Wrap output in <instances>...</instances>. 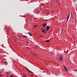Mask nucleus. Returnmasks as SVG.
Instances as JSON below:
<instances>
[{"label": "nucleus", "instance_id": "1", "mask_svg": "<svg viewBox=\"0 0 77 77\" xmlns=\"http://www.w3.org/2000/svg\"><path fill=\"white\" fill-rule=\"evenodd\" d=\"M63 58L62 57V56H61L60 57H59V60L60 61H62V59Z\"/></svg>", "mask_w": 77, "mask_h": 77}, {"label": "nucleus", "instance_id": "2", "mask_svg": "<svg viewBox=\"0 0 77 77\" xmlns=\"http://www.w3.org/2000/svg\"><path fill=\"white\" fill-rule=\"evenodd\" d=\"M47 31H48L49 29H50V26H47L46 27Z\"/></svg>", "mask_w": 77, "mask_h": 77}, {"label": "nucleus", "instance_id": "3", "mask_svg": "<svg viewBox=\"0 0 77 77\" xmlns=\"http://www.w3.org/2000/svg\"><path fill=\"white\" fill-rule=\"evenodd\" d=\"M70 15V13H69V14L68 15V17H67V22L68 20V19H69V15Z\"/></svg>", "mask_w": 77, "mask_h": 77}, {"label": "nucleus", "instance_id": "4", "mask_svg": "<svg viewBox=\"0 0 77 77\" xmlns=\"http://www.w3.org/2000/svg\"><path fill=\"white\" fill-rule=\"evenodd\" d=\"M26 69L27 70V71L29 72H30V73H31L32 74H33V72H32L31 71H30V70H29V69L26 68Z\"/></svg>", "mask_w": 77, "mask_h": 77}, {"label": "nucleus", "instance_id": "5", "mask_svg": "<svg viewBox=\"0 0 77 77\" xmlns=\"http://www.w3.org/2000/svg\"><path fill=\"white\" fill-rule=\"evenodd\" d=\"M64 69H65L66 71H68V69L67 68H66L65 66H64Z\"/></svg>", "mask_w": 77, "mask_h": 77}, {"label": "nucleus", "instance_id": "6", "mask_svg": "<svg viewBox=\"0 0 77 77\" xmlns=\"http://www.w3.org/2000/svg\"><path fill=\"white\" fill-rule=\"evenodd\" d=\"M47 26V24L43 23V27H45Z\"/></svg>", "mask_w": 77, "mask_h": 77}, {"label": "nucleus", "instance_id": "7", "mask_svg": "<svg viewBox=\"0 0 77 77\" xmlns=\"http://www.w3.org/2000/svg\"><path fill=\"white\" fill-rule=\"evenodd\" d=\"M22 77H27V76H26V75H25V74H24V73L23 74V75H22Z\"/></svg>", "mask_w": 77, "mask_h": 77}, {"label": "nucleus", "instance_id": "8", "mask_svg": "<svg viewBox=\"0 0 77 77\" xmlns=\"http://www.w3.org/2000/svg\"><path fill=\"white\" fill-rule=\"evenodd\" d=\"M28 34H29V35H30V36H32V34H31L30 33H29V32H28Z\"/></svg>", "mask_w": 77, "mask_h": 77}, {"label": "nucleus", "instance_id": "9", "mask_svg": "<svg viewBox=\"0 0 77 77\" xmlns=\"http://www.w3.org/2000/svg\"><path fill=\"white\" fill-rule=\"evenodd\" d=\"M42 32H44V33H45V31L44 30H43L42 31Z\"/></svg>", "mask_w": 77, "mask_h": 77}, {"label": "nucleus", "instance_id": "10", "mask_svg": "<svg viewBox=\"0 0 77 77\" xmlns=\"http://www.w3.org/2000/svg\"><path fill=\"white\" fill-rule=\"evenodd\" d=\"M49 40H47L46 41L47 42H49Z\"/></svg>", "mask_w": 77, "mask_h": 77}, {"label": "nucleus", "instance_id": "11", "mask_svg": "<svg viewBox=\"0 0 77 77\" xmlns=\"http://www.w3.org/2000/svg\"><path fill=\"white\" fill-rule=\"evenodd\" d=\"M3 77V75L0 74V77Z\"/></svg>", "mask_w": 77, "mask_h": 77}, {"label": "nucleus", "instance_id": "12", "mask_svg": "<svg viewBox=\"0 0 77 77\" xmlns=\"http://www.w3.org/2000/svg\"><path fill=\"white\" fill-rule=\"evenodd\" d=\"M45 4H43L41 5V6H45Z\"/></svg>", "mask_w": 77, "mask_h": 77}, {"label": "nucleus", "instance_id": "13", "mask_svg": "<svg viewBox=\"0 0 77 77\" xmlns=\"http://www.w3.org/2000/svg\"><path fill=\"white\" fill-rule=\"evenodd\" d=\"M23 36L25 38H27V37L26 36L24 35Z\"/></svg>", "mask_w": 77, "mask_h": 77}, {"label": "nucleus", "instance_id": "14", "mask_svg": "<svg viewBox=\"0 0 77 77\" xmlns=\"http://www.w3.org/2000/svg\"><path fill=\"white\" fill-rule=\"evenodd\" d=\"M33 27H36V25H34Z\"/></svg>", "mask_w": 77, "mask_h": 77}, {"label": "nucleus", "instance_id": "15", "mask_svg": "<svg viewBox=\"0 0 77 77\" xmlns=\"http://www.w3.org/2000/svg\"><path fill=\"white\" fill-rule=\"evenodd\" d=\"M43 36V35H41V37H42Z\"/></svg>", "mask_w": 77, "mask_h": 77}, {"label": "nucleus", "instance_id": "16", "mask_svg": "<svg viewBox=\"0 0 77 77\" xmlns=\"http://www.w3.org/2000/svg\"><path fill=\"white\" fill-rule=\"evenodd\" d=\"M6 63V62H4V63Z\"/></svg>", "mask_w": 77, "mask_h": 77}, {"label": "nucleus", "instance_id": "17", "mask_svg": "<svg viewBox=\"0 0 77 77\" xmlns=\"http://www.w3.org/2000/svg\"><path fill=\"white\" fill-rule=\"evenodd\" d=\"M31 76H32V77H33L34 76V75H31Z\"/></svg>", "mask_w": 77, "mask_h": 77}, {"label": "nucleus", "instance_id": "18", "mask_svg": "<svg viewBox=\"0 0 77 77\" xmlns=\"http://www.w3.org/2000/svg\"><path fill=\"white\" fill-rule=\"evenodd\" d=\"M74 71H77V70H75Z\"/></svg>", "mask_w": 77, "mask_h": 77}, {"label": "nucleus", "instance_id": "19", "mask_svg": "<svg viewBox=\"0 0 77 77\" xmlns=\"http://www.w3.org/2000/svg\"><path fill=\"white\" fill-rule=\"evenodd\" d=\"M42 29H43V28H42L41 29V30H42Z\"/></svg>", "mask_w": 77, "mask_h": 77}, {"label": "nucleus", "instance_id": "20", "mask_svg": "<svg viewBox=\"0 0 77 77\" xmlns=\"http://www.w3.org/2000/svg\"><path fill=\"white\" fill-rule=\"evenodd\" d=\"M26 48H27V49H29V48H28V47H27Z\"/></svg>", "mask_w": 77, "mask_h": 77}, {"label": "nucleus", "instance_id": "21", "mask_svg": "<svg viewBox=\"0 0 77 77\" xmlns=\"http://www.w3.org/2000/svg\"><path fill=\"white\" fill-rule=\"evenodd\" d=\"M57 2L58 3H59V2H58V1H57Z\"/></svg>", "mask_w": 77, "mask_h": 77}, {"label": "nucleus", "instance_id": "22", "mask_svg": "<svg viewBox=\"0 0 77 77\" xmlns=\"http://www.w3.org/2000/svg\"><path fill=\"white\" fill-rule=\"evenodd\" d=\"M10 77H13V76H12V75H11V76H10Z\"/></svg>", "mask_w": 77, "mask_h": 77}, {"label": "nucleus", "instance_id": "23", "mask_svg": "<svg viewBox=\"0 0 77 77\" xmlns=\"http://www.w3.org/2000/svg\"><path fill=\"white\" fill-rule=\"evenodd\" d=\"M17 36H18L19 37V36L18 35H17Z\"/></svg>", "mask_w": 77, "mask_h": 77}, {"label": "nucleus", "instance_id": "24", "mask_svg": "<svg viewBox=\"0 0 77 77\" xmlns=\"http://www.w3.org/2000/svg\"><path fill=\"white\" fill-rule=\"evenodd\" d=\"M39 11H38V13H39Z\"/></svg>", "mask_w": 77, "mask_h": 77}, {"label": "nucleus", "instance_id": "25", "mask_svg": "<svg viewBox=\"0 0 77 77\" xmlns=\"http://www.w3.org/2000/svg\"><path fill=\"white\" fill-rule=\"evenodd\" d=\"M15 42H17V41H15Z\"/></svg>", "mask_w": 77, "mask_h": 77}, {"label": "nucleus", "instance_id": "26", "mask_svg": "<svg viewBox=\"0 0 77 77\" xmlns=\"http://www.w3.org/2000/svg\"><path fill=\"white\" fill-rule=\"evenodd\" d=\"M7 77H9H9H8V76H7Z\"/></svg>", "mask_w": 77, "mask_h": 77}, {"label": "nucleus", "instance_id": "27", "mask_svg": "<svg viewBox=\"0 0 77 77\" xmlns=\"http://www.w3.org/2000/svg\"><path fill=\"white\" fill-rule=\"evenodd\" d=\"M12 77H14V76H12Z\"/></svg>", "mask_w": 77, "mask_h": 77}, {"label": "nucleus", "instance_id": "28", "mask_svg": "<svg viewBox=\"0 0 77 77\" xmlns=\"http://www.w3.org/2000/svg\"><path fill=\"white\" fill-rule=\"evenodd\" d=\"M27 43H29V42H27Z\"/></svg>", "mask_w": 77, "mask_h": 77}]
</instances>
